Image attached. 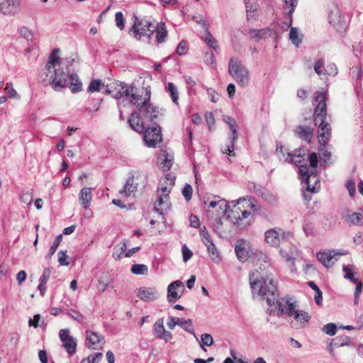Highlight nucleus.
<instances>
[{
  "instance_id": "f257e3e1",
  "label": "nucleus",
  "mask_w": 363,
  "mask_h": 363,
  "mask_svg": "<svg viewBox=\"0 0 363 363\" xmlns=\"http://www.w3.org/2000/svg\"><path fill=\"white\" fill-rule=\"evenodd\" d=\"M250 284L253 291L257 292L263 299H265L269 306H274L278 308V315H284V309L279 301L277 283L269 277L259 278L257 273L250 274Z\"/></svg>"
},
{
  "instance_id": "f03ea898",
  "label": "nucleus",
  "mask_w": 363,
  "mask_h": 363,
  "mask_svg": "<svg viewBox=\"0 0 363 363\" xmlns=\"http://www.w3.org/2000/svg\"><path fill=\"white\" fill-rule=\"evenodd\" d=\"M59 49H54L48 57L44 71L40 75L42 82L50 84L57 91L68 86L69 74L59 67L60 57L57 56Z\"/></svg>"
},
{
  "instance_id": "7ed1b4c3",
  "label": "nucleus",
  "mask_w": 363,
  "mask_h": 363,
  "mask_svg": "<svg viewBox=\"0 0 363 363\" xmlns=\"http://www.w3.org/2000/svg\"><path fill=\"white\" fill-rule=\"evenodd\" d=\"M326 94L323 92H316L315 101L317 103L313 118L315 125L318 126V136L320 144L328 143L331 137V127L329 123L325 122L327 115L326 112Z\"/></svg>"
},
{
  "instance_id": "20e7f679",
  "label": "nucleus",
  "mask_w": 363,
  "mask_h": 363,
  "mask_svg": "<svg viewBox=\"0 0 363 363\" xmlns=\"http://www.w3.org/2000/svg\"><path fill=\"white\" fill-rule=\"evenodd\" d=\"M230 75L236 81L239 86L245 87L250 82L248 69L238 59L231 58L228 63Z\"/></svg>"
},
{
  "instance_id": "39448f33",
  "label": "nucleus",
  "mask_w": 363,
  "mask_h": 363,
  "mask_svg": "<svg viewBox=\"0 0 363 363\" xmlns=\"http://www.w3.org/2000/svg\"><path fill=\"white\" fill-rule=\"evenodd\" d=\"M243 202H246L244 198L239 199L235 201H232V208H228L226 217L233 225H236L240 227H245L250 224V220L244 222V220L250 217V213L247 210L241 209L240 205Z\"/></svg>"
},
{
  "instance_id": "423d86ee",
  "label": "nucleus",
  "mask_w": 363,
  "mask_h": 363,
  "mask_svg": "<svg viewBox=\"0 0 363 363\" xmlns=\"http://www.w3.org/2000/svg\"><path fill=\"white\" fill-rule=\"evenodd\" d=\"M285 308H284V314L286 313L289 317H293L294 319L291 322L294 328H303L311 318L310 315L307 312L296 309V305L294 303H291L289 300L286 301Z\"/></svg>"
},
{
  "instance_id": "0eeeda50",
  "label": "nucleus",
  "mask_w": 363,
  "mask_h": 363,
  "mask_svg": "<svg viewBox=\"0 0 363 363\" xmlns=\"http://www.w3.org/2000/svg\"><path fill=\"white\" fill-rule=\"evenodd\" d=\"M152 28V23L147 19H139L135 17L134 23L131 26L130 32L133 33V36L137 40H141L143 37H147L150 40L155 29Z\"/></svg>"
},
{
  "instance_id": "6e6552de",
  "label": "nucleus",
  "mask_w": 363,
  "mask_h": 363,
  "mask_svg": "<svg viewBox=\"0 0 363 363\" xmlns=\"http://www.w3.org/2000/svg\"><path fill=\"white\" fill-rule=\"evenodd\" d=\"M264 235L266 242L273 247H285L284 244L291 242L293 238L291 233L284 232L281 229L279 231L276 229L267 230Z\"/></svg>"
},
{
  "instance_id": "1a4fd4ad",
  "label": "nucleus",
  "mask_w": 363,
  "mask_h": 363,
  "mask_svg": "<svg viewBox=\"0 0 363 363\" xmlns=\"http://www.w3.org/2000/svg\"><path fill=\"white\" fill-rule=\"evenodd\" d=\"M223 121L228 125L231 135L230 136V145H227L221 149L223 154H228L229 156H235V143L238 138L236 128V121L231 117L225 116Z\"/></svg>"
},
{
  "instance_id": "9d476101",
  "label": "nucleus",
  "mask_w": 363,
  "mask_h": 363,
  "mask_svg": "<svg viewBox=\"0 0 363 363\" xmlns=\"http://www.w3.org/2000/svg\"><path fill=\"white\" fill-rule=\"evenodd\" d=\"M143 132L145 143L150 147H155L157 143L162 140L161 128L157 124L147 128Z\"/></svg>"
},
{
  "instance_id": "9b49d317",
  "label": "nucleus",
  "mask_w": 363,
  "mask_h": 363,
  "mask_svg": "<svg viewBox=\"0 0 363 363\" xmlns=\"http://www.w3.org/2000/svg\"><path fill=\"white\" fill-rule=\"evenodd\" d=\"M160 190L161 194L155 201V211L157 212L160 215H163L171 208V203L169 201V196L170 189L167 186H163L161 187Z\"/></svg>"
},
{
  "instance_id": "f8f14e48",
  "label": "nucleus",
  "mask_w": 363,
  "mask_h": 363,
  "mask_svg": "<svg viewBox=\"0 0 363 363\" xmlns=\"http://www.w3.org/2000/svg\"><path fill=\"white\" fill-rule=\"evenodd\" d=\"M127 97L130 98V101L131 104H134L139 108L146 104V102H149L150 99V89L146 88L145 89V95L140 94L138 89L131 85L130 86V89L128 91V96Z\"/></svg>"
},
{
  "instance_id": "ddd939ff",
  "label": "nucleus",
  "mask_w": 363,
  "mask_h": 363,
  "mask_svg": "<svg viewBox=\"0 0 363 363\" xmlns=\"http://www.w3.org/2000/svg\"><path fill=\"white\" fill-rule=\"evenodd\" d=\"M346 253L336 251H318L316 253L318 260L325 267L329 268L333 266L340 258V256Z\"/></svg>"
},
{
  "instance_id": "4468645a",
  "label": "nucleus",
  "mask_w": 363,
  "mask_h": 363,
  "mask_svg": "<svg viewBox=\"0 0 363 363\" xmlns=\"http://www.w3.org/2000/svg\"><path fill=\"white\" fill-rule=\"evenodd\" d=\"M185 286L182 281L177 280L170 283L167 286V299L169 303H174L183 295Z\"/></svg>"
},
{
  "instance_id": "2eb2a0df",
  "label": "nucleus",
  "mask_w": 363,
  "mask_h": 363,
  "mask_svg": "<svg viewBox=\"0 0 363 363\" xmlns=\"http://www.w3.org/2000/svg\"><path fill=\"white\" fill-rule=\"evenodd\" d=\"M59 337L66 352L70 355L74 354L76 352L77 340L70 335L69 330H60Z\"/></svg>"
},
{
  "instance_id": "dca6fc26",
  "label": "nucleus",
  "mask_w": 363,
  "mask_h": 363,
  "mask_svg": "<svg viewBox=\"0 0 363 363\" xmlns=\"http://www.w3.org/2000/svg\"><path fill=\"white\" fill-rule=\"evenodd\" d=\"M237 258L241 262L247 261L251 262L252 263H257L259 261L267 262V257L262 252V251H235Z\"/></svg>"
},
{
  "instance_id": "f3484780",
  "label": "nucleus",
  "mask_w": 363,
  "mask_h": 363,
  "mask_svg": "<svg viewBox=\"0 0 363 363\" xmlns=\"http://www.w3.org/2000/svg\"><path fill=\"white\" fill-rule=\"evenodd\" d=\"M227 216L216 218L214 220V230L220 235V237H225L230 233L231 228L233 227L232 223L228 219Z\"/></svg>"
},
{
  "instance_id": "a211bd4d",
  "label": "nucleus",
  "mask_w": 363,
  "mask_h": 363,
  "mask_svg": "<svg viewBox=\"0 0 363 363\" xmlns=\"http://www.w3.org/2000/svg\"><path fill=\"white\" fill-rule=\"evenodd\" d=\"M329 22L332 24L337 31L343 32L346 29L347 21L344 16H342L340 9L337 7H334L330 11Z\"/></svg>"
},
{
  "instance_id": "6ab92c4d",
  "label": "nucleus",
  "mask_w": 363,
  "mask_h": 363,
  "mask_svg": "<svg viewBox=\"0 0 363 363\" xmlns=\"http://www.w3.org/2000/svg\"><path fill=\"white\" fill-rule=\"evenodd\" d=\"M130 86L124 82H114L107 86L106 92L116 99L128 96Z\"/></svg>"
},
{
  "instance_id": "aec40b11",
  "label": "nucleus",
  "mask_w": 363,
  "mask_h": 363,
  "mask_svg": "<svg viewBox=\"0 0 363 363\" xmlns=\"http://www.w3.org/2000/svg\"><path fill=\"white\" fill-rule=\"evenodd\" d=\"M230 208L229 203L225 199H218V201H211L209 202V205L207 208L208 215L211 213L213 214L215 211L218 213V217L222 216H226Z\"/></svg>"
},
{
  "instance_id": "412c9836",
  "label": "nucleus",
  "mask_w": 363,
  "mask_h": 363,
  "mask_svg": "<svg viewBox=\"0 0 363 363\" xmlns=\"http://www.w3.org/2000/svg\"><path fill=\"white\" fill-rule=\"evenodd\" d=\"M176 325H180L183 327V328L186 331L192 334L195 337V338L198 340L193 329L192 320L191 319L184 320L179 318L170 317L167 323V326L169 327V329L173 330Z\"/></svg>"
},
{
  "instance_id": "4be33fe9",
  "label": "nucleus",
  "mask_w": 363,
  "mask_h": 363,
  "mask_svg": "<svg viewBox=\"0 0 363 363\" xmlns=\"http://www.w3.org/2000/svg\"><path fill=\"white\" fill-rule=\"evenodd\" d=\"M136 295L141 301H153L158 298V291L155 287H140L136 289Z\"/></svg>"
},
{
  "instance_id": "5701e85b",
  "label": "nucleus",
  "mask_w": 363,
  "mask_h": 363,
  "mask_svg": "<svg viewBox=\"0 0 363 363\" xmlns=\"http://www.w3.org/2000/svg\"><path fill=\"white\" fill-rule=\"evenodd\" d=\"M19 7V0H0V10L4 14L16 13Z\"/></svg>"
},
{
  "instance_id": "b1692460",
  "label": "nucleus",
  "mask_w": 363,
  "mask_h": 363,
  "mask_svg": "<svg viewBox=\"0 0 363 363\" xmlns=\"http://www.w3.org/2000/svg\"><path fill=\"white\" fill-rule=\"evenodd\" d=\"M154 335L155 337L169 342L172 338V335L169 331L165 330L163 325V319H158L154 325Z\"/></svg>"
},
{
  "instance_id": "393cba45",
  "label": "nucleus",
  "mask_w": 363,
  "mask_h": 363,
  "mask_svg": "<svg viewBox=\"0 0 363 363\" xmlns=\"http://www.w3.org/2000/svg\"><path fill=\"white\" fill-rule=\"evenodd\" d=\"M299 174L301 175V179L305 182L307 184V190L310 192H315V187L311 186L310 182L311 180H315L317 182V178L315 175H311L308 174V167L306 165H301L299 167Z\"/></svg>"
},
{
  "instance_id": "a878e982",
  "label": "nucleus",
  "mask_w": 363,
  "mask_h": 363,
  "mask_svg": "<svg viewBox=\"0 0 363 363\" xmlns=\"http://www.w3.org/2000/svg\"><path fill=\"white\" fill-rule=\"evenodd\" d=\"M86 340L89 342V347L94 350H98L101 347L105 341L99 334L91 331H86Z\"/></svg>"
},
{
  "instance_id": "bb28decb",
  "label": "nucleus",
  "mask_w": 363,
  "mask_h": 363,
  "mask_svg": "<svg viewBox=\"0 0 363 363\" xmlns=\"http://www.w3.org/2000/svg\"><path fill=\"white\" fill-rule=\"evenodd\" d=\"M313 128L306 125L296 127L295 133L302 140L310 143L313 138Z\"/></svg>"
},
{
  "instance_id": "cd10ccee",
  "label": "nucleus",
  "mask_w": 363,
  "mask_h": 363,
  "mask_svg": "<svg viewBox=\"0 0 363 363\" xmlns=\"http://www.w3.org/2000/svg\"><path fill=\"white\" fill-rule=\"evenodd\" d=\"M138 189H140V187L138 185H136L133 175H132L127 179L123 189H121L119 193L123 196H130L133 195Z\"/></svg>"
},
{
  "instance_id": "c85d7f7f",
  "label": "nucleus",
  "mask_w": 363,
  "mask_h": 363,
  "mask_svg": "<svg viewBox=\"0 0 363 363\" xmlns=\"http://www.w3.org/2000/svg\"><path fill=\"white\" fill-rule=\"evenodd\" d=\"M140 112L144 115L145 117L152 121L156 118L159 114V108L157 106H154L152 104L146 102L140 108Z\"/></svg>"
},
{
  "instance_id": "c756f323",
  "label": "nucleus",
  "mask_w": 363,
  "mask_h": 363,
  "mask_svg": "<svg viewBox=\"0 0 363 363\" xmlns=\"http://www.w3.org/2000/svg\"><path fill=\"white\" fill-rule=\"evenodd\" d=\"M91 188L84 187L79 194V201L84 208H89L92 199Z\"/></svg>"
},
{
  "instance_id": "7c9ffc66",
  "label": "nucleus",
  "mask_w": 363,
  "mask_h": 363,
  "mask_svg": "<svg viewBox=\"0 0 363 363\" xmlns=\"http://www.w3.org/2000/svg\"><path fill=\"white\" fill-rule=\"evenodd\" d=\"M128 123L138 133H143L145 129L143 120L138 113L134 112L128 118Z\"/></svg>"
},
{
  "instance_id": "2f4dec72",
  "label": "nucleus",
  "mask_w": 363,
  "mask_h": 363,
  "mask_svg": "<svg viewBox=\"0 0 363 363\" xmlns=\"http://www.w3.org/2000/svg\"><path fill=\"white\" fill-rule=\"evenodd\" d=\"M349 340L350 339L347 336L333 339L328 345V350L331 356L335 357L334 350L335 348L348 345Z\"/></svg>"
},
{
  "instance_id": "473e14b6",
  "label": "nucleus",
  "mask_w": 363,
  "mask_h": 363,
  "mask_svg": "<svg viewBox=\"0 0 363 363\" xmlns=\"http://www.w3.org/2000/svg\"><path fill=\"white\" fill-rule=\"evenodd\" d=\"M72 93L79 92L82 89V83L76 74H69L68 86Z\"/></svg>"
},
{
  "instance_id": "72a5a7b5",
  "label": "nucleus",
  "mask_w": 363,
  "mask_h": 363,
  "mask_svg": "<svg viewBox=\"0 0 363 363\" xmlns=\"http://www.w3.org/2000/svg\"><path fill=\"white\" fill-rule=\"evenodd\" d=\"M327 143L320 144L318 151L320 154V161L325 166H328L331 164V152L329 151L326 147Z\"/></svg>"
},
{
  "instance_id": "f704fd0d",
  "label": "nucleus",
  "mask_w": 363,
  "mask_h": 363,
  "mask_svg": "<svg viewBox=\"0 0 363 363\" xmlns=\"http://www.w3.org/2000/svg\"><path fill=\"white\" fill-rule=\"evenodd\" d=\"M155 29V32L156 33V40L158 43H162L165 41V38L167 35V30L166 29V26L164 23L160 22L157 26H153L152 28Z\"/></svg>"
},
{
  "instance_id": "c9c22d12",
  "label": "nucleus",
  "mask_w": 363,
  "mask_h": 363,
  "mask_svg": "<svg viewBox=\"0 0 363 363\" xmlns=\"http://www.w3.org/2000/svg\"><path fill=\"white\" fill-rule=\"evenodd\" d=\"M301 150H296L293 152H289L284 161L293 163L296 165L300 164L303 161Z\"/></svg>"
},
{
  "instance_id": "e433bc0d",
  "label": "nucleus",
  "mask_w": 363,
  "mask_h": 363,
  "mask_svg": "<svg viewBox=\"0 0 363 363\" xmlns=\"http://www.w3.org/2000/svg\"><path fill=\"white\" fill-rule=\"evenodd\" d=\"M158 160L164 171L170 169L173 164V157L169 155L165 151L162 152L161 155L158 157Z\"/></svg>"
},
{
  "instance_id": "4c0bfd02",
  "label": "nucleus",
  "mask_w": 363,
  "mask_h": 363,
  "mask_svg": "<svg viewBox=\"0 0 363 363\" xmlns=\"http://www.w3.org/2000/svg\"><path fill=\"white\" fill-rule=\"evenodd\" d=\"M345 222L350 225H357L360 223L363 219V215L360 213H352L343 216Z\"/></svg>"
},
{
  "instance_id": "58836bf2",
  "label": "nucleus",
  "mask_w": 363,
  "mask_h": 363,
  "mask_svg": "<svg viewBox=\"0 0 363 363\" xmlns=\"http://www.w3.org/2000/svg\"><path fill=\"white\" fill-rule=\"evenodd\" d=\"M354 267L352 264L344 265L342 267V271L344 272V278L350 280V281L355 283L359 281L357 278L354 277L355 272H354Z\"/></svg>"
},
{
  "instance_id": "ea45409f",
  "label": "nucleus",
  "mask_w": 363,
  "mask_h": 363,
  "mask_svg": "<svg viewBox=\"0 0 363 363\" xmlns=\"http://www.w3.org/2000/svg\"><path fill=\"white\" fill-rule=\"evenodd\" d=\"M302 34L299 33L296 28H291L289 30V39L296 47H299L302 43Z\"/></svg>"
},
{
  "instance_id": "a19ab883",
  "label": "nucleus",
  "mask_w": 363,
  "mask_h": 363,
  "mask_svg": "<svg viewBox=\"0 0 363 363\" xmlns=\"http://www.w3.org/2000/svg\"><path fill=\"white\" fill-rule=\"evenodd\" d=\"M136 185H138L140 189H144L147 184V175L145 173L138 172L133 176Z\"/></svg>"
},
{
  "instance_id": "79ce46f5",
  "label": "nucleus",
  "mask_w": 363,
  "mask_h": 363,
  "mask_svg": "<svg viewBox=\"0 0 363 363\" xmlns=\"http://www.w3.org/2000/svg\"><path fill=\"white\" fill-rule=\"evenodd\" d=\"M281 256L285 260V262L290 266L291 270L294 272L295 270L294 268V260L295 257L294 256V253L292 251H281Z\"/></svg>"
},
{
  "instance_id": "37998d69",
  "label": "nucleus",
  "mask_w": 363,
  "mask_h": 363,
  "mask_svg": "<svg viewBox=\"0 0 363 363\" xmlns=\"http://www.w3.org/2000/svg\"><path fill=\"white\" fill-rule=\"evenodd\" d=\"M269 33V30L268 29H250L249 30L251 38H255L257 40L266 38Z\"/></svg>"
},
{
  "instance_id": "c03bdc74",
  "label": "nucleus",
  "mask_w": 363,
  "mask_h": 363,
  "mask_svg": "<svg viewBox=\"0 0 363 363\" xmlns=\"http://www.w3.org/2000/svg\"><path fill=\"white\" fill-rule=\"evenodd\" d=\"M205 32V36L203 37V40L208 46L216 50L218 48L217 40L211 35L208 29L206 30Z\"/></svg>"
},
{
  "instance_id": "a18cd8bd",
  "label": "nucleus",
  "mask_w": 363,
  "mask_h": 363,
  "mask_svg": "<svg viewBox=\"0 0 363 363\" xmlns=\"http://www.w3.org/2000/svg\"><path fill=\"white\" fill-rule=\"evenodd\" d=\"M213 344V338L208 333H204L201 335V341L199 342V345L201 348L203 350H206L204 346H211Z\"/></svg>"
},
{
  "instance_id": "49530a36",
  "label": "nucleus",
  "mask_w": 363,
  "mask_h": 363,
  "mask_svg": "<svg viewBox=\"0 0 363 363\" xmlns=\"http://www.w3.org/2000/svg\"><path fill=\"white\" fill-rule=\"evenodd\" d=\"M167 89L172 96V101L175 104H178L179 94L176 86L172 82L167 84Z\"/></svg>"
},
{
  "instance_id": "de8ad7c7",
  "label": "nucleus",
  "mask_w": 363,
  "mask_h": 363,
  "mask_svg": "<svg viewBox=\"0 0 363 363\" xmlns=\"http://www.w3.org/2000/svg\"><path fill=\"white\" fill-rule=\"evenodd\" d=\"M284 10L285 12L289 15L291 16V13L294 12L295 7L297 5L298 0H284Z\"/></svg>"
},
{
  "instance_id": "09e8293b",
  "label": "nucleus",
  "mask_w": 363,
  "mask_h": 363,
  "mask_svg": "<svg viewBox=\"0 0 363 363\" xmlns=\"http://www.w3.org/2000/svg\"><path fill=\"white\" fill-rule=\"evenodd\" d=\"M201 240L203 242L207 247V250H213L214 244L211 238V236L207 232H204L203 230L201 233Z\"/></svg>"
},
{
  "instance_id": "8fccbe9b",
  "label": "nucleus",
  "mask_w": 363,
  "mask_h": 363,
  "mask_svg": "<svg viewBox=\"0 0 363 363\" xmlns=\"http://www.w3.org/2000/svg\"><path fill=\"white\" fill-rule=\"evenodd\" d=\"M104 86V83L100 79H94L92 80L89 86L88 91L93 93L95 91H99L101 86Z\"/></svg>"
},
{
  "instance_id": "3c124183",
  "label": "nucleus",
  "mask_w": 363,
  "mask_h": 363,
  "mask_svg": "<svg viewBox=\"0 0 363 363\" xmlns=\"http://www.w3.org/2000/svg\"><path fill=\"white\" fill-rule=\"evenodd\" d=\"M131 272L135 274H145L147 273V267L145 264H135L131 267Z\"/></svg>"
},
{
  "instance_id": "603ef678",
  "label": "nucleus",
  "mask_w": 363,
  "mask_h": 363,
  "mask_svg": "<svg viewBox=\"0 0 363 363\" xmlns=\"http://www.w3.org/2000/svg\"><path fill=\"white\" fill-rule=\"evenodd\" d=\"M102 357L101 352H97L93 355H89L86 358L83 359L79 363H97Z\"/></svg>"
},
{
  "instance_id": "864d4df0",
  "label": "nucleus",
  "mask_w": 363,
  "mask_h": 363,
  "mask_svg": "<svg viewBox=\"0 0 363 363\" xmlns=\"http://www.w3.org/2000/svg\"><path fill=\"white\" fill-rule=\"evenodd\" d=\"M58 262L60 265L68 266L70 263V258L65 251H60L58 253Z\"/></svg>"
},
{
  "instance_id": "5fc2aeb1",
  "label": "nucleus",
  "mask_w": 363,
  "mask_h": 363,
  "mask_svg": "<svg viewBox=\"0 0 363 363\" xmlns=\"http://www.w3.org/2000/svg\"><path fill=\"white\" fill-rule=\"evenodd\" d=\"M250 242L245 239L238 240L235 245V250H250Z\"/></svg>"
},
{
  "instance_id": "6e6d98bb",
  "label": "nucleus",
  "mask_w": 363,
  "mask_h": 363,
  "mask_svg": "<svg viewBox=\"0 0 363 363\" xmlns=\"http://www.w3.org/2000/svg\"><path fill=\"white\" fill-rule=\"evenodd\" d=\"M323 331L330 336L334 335L337 331V326L334 323H328L323 327Z\"/></svg>"
},
{
  "instance_id": "4d7b16f0",
  "label": "nucleus",
  "mask_w": 363,
  "mask_h": 363,
  "mask_svg": "<svg viewBox=\"0 0 363 363\" xmlns=\"http://www.w3.org/2000/svg\"><path fill=\"white\" fill-rule=\"evenodd\" d=\"M116 26L120 29V30H123L124 29V26H125V24H124V17H123V15L122 13V12L121 11H118L116 13Z\"/></svg>"
},
{
  "instance_id": "13d9d810",
  "label": "nucleus",
  "mask_w": 363,
  "mask_h": 363,
  "mask_svg": "<svg viewBox=\"0 0 363 363\" xmlns=\"http://www.w3.org/2000/svg\"><path fill=\"white\" fill-rule=\"evenodd\" d=\"M193 189L190 184H186L182 189V194L184 199L189 201L191 199Z\"/></svg>"
},
{
  "instance_id": "bf43d9fd",
  "label": "nucleus",
  "mask_w": 363,
  "mask_h": 363,
  "mask_svg": "<svg viewBox=\"0 0 363 363\" xmlns=\"http://www.w3.org/2000/svg\"><path fill=\"white\" fill-rule=\"evenodd\" d=\"M208 257L216 264H218L222 260V256L219 251H208Z\"/></svg>"
},
{
  "instance_id": "052dcab7",
  "label": "nucleus",
  "mask_w": 363,
  "mask_h": 363,
  "mask_svg": "<svg viewBox=\"0 0 363 363\" xmlns=\"http://www.w3.org/2000/svg\"><path fill=\"white\" fill-rule=\"evenodd\" d=\"M5 91H7V93L9 94V98L19 99V96H18L17 91L13 87L12 83H7L6 84V88H5Z\"/></svg>"
},
{
  "instance_id": "680f3d73",
  "label": "nucleus",
  "mask_w": 363,
  "mask_h": 363,
  "mask_svg": "<svg viewBox=\"0 0 363 363\" xmlns=\"http://www.w3.org/2000/svg\"><path fill=\"white\" fill-rule=\"evenodd\" d=\"M20 34L22 37H23L27 40H31L33 39V33L30 29L27 27H21L20 28Z\"/></svg>"
},
{
  "instance_id": "e2e57ef3",
  "label": "nucleus",
  "mask_w": 363,
  "mask_h": 363,
  "mask_svg": "<svg viewBox=\"0 0 363 363\" xmlns=\"http://www.w3.org/2000/svg\"><path fill=\"white\" fill-rule=\"evenodd\" d=\"M192 19L197 23L203 26V28L206 30L208 29L209 25L208 24L205 18L201 15L194 16Z\"/></svg>"
},
{
  "instance_id": "0e129e2a",
  "label": "nucleus",
  "mask_w": 363,
  "mask_h": 363,
  "mask_svg": "<svg viewBox=\"0 0 363 363\" xmlns=\"http://www.w3.org/2000/svg\"><path fill=\"white\" fill-rule=\"evenodd\" d=\"M136 251H127L125 253H124V251H121L120 252H114L113 253V257L115 259H121L123 257H131L134 252H135Z\"/></svg>"
},
{
  "instance_id": "69168bd1",
  "label": "nucleus",
  "mask_w": 363,
  "mask_h": 363,
  "mask_svg": "<svg viewBox=\"0 0 363 363\" xmlns=\"http://www.w3.org/2000/svg\"><path fill=\"white\" fill-rule=\"evenodd\" d=\"M357 284L356 285V289H355V291H354V304H357L358 303V301H359V295L360 294L362 293V287H363V284L362 281H358L357 282H355Z\"/></svg>"
},
{
  "instance_id": "338daca9",
  "label": "nucleus",
  "mask_w": 363,
  "mask_h": 363,
  "mask_svg": "<svg viewBox=\"0 0 363 363\" xmlns=\"http://www.w3.org/2000/svg\"><path fill=\"white\" fill-rule=\"evenodd\" d=\"M346 188L350 196H354L356 193L355 183L352 180H348L346 183Z\"/></svg>"
},
{
  "instance_id": "774afa93",
  "label": "nucleus",
  "mask_w": 363,
  "mask_h": 363,
  "mask_svg": "<svg viewBox=\"0 0 363 363\" xmlns=\"http://www.w3.org/2000/svg\"><path fill=\"white\" fill-rule=\"evenodd\" d=\"M207 94L212 102L216 103L218 101L219 94L214 89H208Z\"/></svg>"
}]
</instances>
